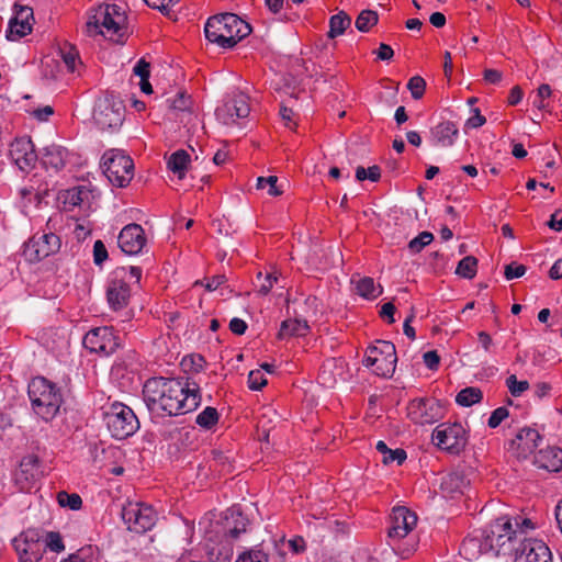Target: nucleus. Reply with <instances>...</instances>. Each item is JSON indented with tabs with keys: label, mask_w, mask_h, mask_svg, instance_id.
I'll list each match as a JSON object with an SVG mask.
<instances>
[{
	"label": "nucleus",
	"mask_w": 562,
	"mask_h": 562,
	"mask_svg": "<svg viewBox=\"0 0 562 562\" xmlns=\"http://www.w3.org/2000/svg\"><path fill=\"white\" fill-rule=\"evenodd\" d=\"M148 411L158 416H178L196 409L201 404L200 387H190L181 379L154 376L143 386Z\"/></svg>",
	"instance_id": "nucleus-1"
},
{
	"label": "nucleus",
	"mask_w": 562,
	"mask_h": 562,
	"mask_svg": "<svg viewBox=\"0 0 562 562\" xmlns=\"http://www.w3.org/2000/svg\"><path fill=\"white\" fill-rule=\"evenodd\" d=\"M533 528L535 525L529 518H497L486 529L468 536L460 544V553L469 561L483 553L499 555L502 551L512 550L516 541L521 542L527 531Z\"/></svg>",
	"instance_id": "nucleus-2"
},
{
	"label": "nucleus",
	"mask_w": 562,
	"mask_h": 562,
	"mask_svg": "<svg viewBox=\"0 0 562 562\" xmlns=\"http://www.w3.org/2000/svg\"><path fill=\"white\" fill-rule=\"evenodd\" d=\"M204 33L210 42L223 48H232L251 33V27L234 13H222L209 18Z\"/></svg>",
	"instance_id": "nucleus-3"
},
{
	"label": "nucleus",
	"mask_w": 562,
	"mask_h": 562,
	"mask_svg": "<svg viewBox=\"0 0 562 562\" xmlns=\"http://www.w3.org/2000/svg\"><path fill=\"white\" fill-rule=\"evenodd\" d=\"M126 16L117 4L100 5L91 10L86 23L89 36L102 35L110 40L120 41L125 35Z\"/></svg>",
	"instance_id": "nucleus-4"
},
{
	"label": "nucleus",
	"mask_w": 562,
	"mask_h": 562,
	"mask_svg": "<svg viewBox=\"0 0 562 562\" xmlns=\"http://www.w3.org/2000/svg\"><path fill=\"white\" fill-rule=\"evenodd\" d=\"M29 398L34 413L44 422L53 420L63 404L60 389L44 376L31 380L27 387Z\"/></svg>",
	"instance_id": "nucleus-5"
},
{
	"label": "nucleus",
	"mask_w": 562,
	"mask_h": 562,
	"mask_svg": "<svg viewBox=\"0 0 562 562\" xmlns=\"http://www.w3.org/2000/svg\"><path fill=\"white\" fill-rule=\"evenodd\" d=\"M103 419L112 437L126 439L139 428V422L131 407L114 402L105 407Z\"/></svg>",
	"instance_id": "nucleus-6"
},
{
	"label": "nucleus",
	"mask_w": 562,
	"mask_h": 562,
	"mask_svg": "<svg viewBox=\"0 0 562 562\" xmlns=\"http://www.w3.org/2000/svg\"><path fill=\"white\" fill-rule=\"evenodd\" d=\"M101 166L108 180L117 188H125L134 177L133 159L123 150H106L102 156Z\"/></svg>",
	"instance_id": "nucleus-7"
},
{
	"label": "nucleus",
	"mask_w": 562,
	"mask_h": 562,
	"mask_svg": "<svg viewBox=\"0 0 562 562\" xmlns=\"http://www.w3.org/2000/svg\"><path fill=\"white\" fill-rule=\"evenodd\" d=\"M396 361L394 344L386 340H378L376 345L368 348L364 364L373 368V372L376 375L386 378L394 373Z\"/></svg>",
	"instance_id": "nucleus-8"
},
{
	"label": "nucleus",
	"mask_w": 562,
	"mask_h": 562,
	"mask_svg": "<svg viewBox=\"0 0 562 562\" xmlns=\"http://www.w3.org/2000/svg\"><path fill=\"white\" fill-rule=\"evenodd\" d=\"M431 439L438 448L452 454H459L468 443L467 431L459 423L438 425L432 431Z\"/></svg>",
	"instance_id": "nucleus-9"
},
{
	"label": "nucleus",
	"mask_w": 562,
	"mask_h": 562,
	"mask_svg": "<svg viewBox=\"0 0 562 562\" xmlns=\"http://www.w3.org/2000/svg\"><path fill=\"white\" fill-rule=\"evenodd\" d=\"M82 345L90 352L110 356L121 347V338L112 326L95 327L85 335Z\"/></svg>",
	"instance_id": "nucleus-10"
},
{
	"label": "nucleus",
	"mask_w": 562,
	"mask_h": 562,
	"mask_svg": "<svg viewBox=\"0 0 562 562\" xmlns=\"http://www.w3.org/2000/svg\"><path fill=\"white\" fill-rule=\"evenodd\" d=\"M60 246V238L56 234L36 233L24 244L23 256L30 262H38L56 254Z\"/></svg>",
	"instance_id": "nucleus-11"
},
{
	"label": "nucleus",
	"mask_w": 562,
	"mask_h": 562,
	"mask_svg": "<svg viewBox=\"0 0 562 562\" xmlns=\"http://www.w3.org/2000/svg\"><path fill=\"white\" fill-rule=\"evenodd\" d=\"M121 515L127 529L136 533H144L156 524L154 508L143 503L128 502L123 506Z\"/></svg>",
	"instance_id": "nucleus-12"
},
{
	"label": "nucleus",
	"mask_w": 562,
	"mask_h": 562,
	"mask_svg": "<svg viewBox=\"0 0 562 562\" xmlns=\"http://www.w3.org/2000/svg\"><path fill=\"white\" fill-rule=\"evenodd\" d=\"M95 124L103 131L117 130L124 121V105L113 97L100 100L93 111Z\"/></svg>",
	"instance_id": "nucleus-13"
},
{
	"label": "nucleus",
	"mask_w": 562,
	"mask_h": 562,
	"mask_svg": "<svg viewBox=\"0 0 562 562\" xmlns=\"http://www.w3.org/2000/svg\"><path fill=\"white\" fill-rule=\"evenodd\" d=\"M542 441L543 437L536 428L526 426L509 440L507 451L518 460H525L535 456Z\"/></svg>",
	"instance_id": "nucleus-14"
},
{
	"label": "nucleus",
	"mask_w": 562,
	"mask_h": 562,
	"mask_svg": "<svg viewBox=\"0 0 562 562\" xmlns=\"http://www.w3.org/2000/svg\"><path fill=\"white\" fill-rule=\"evenodd\" d=\"M20 562H40L45 552V541L35 529H27L13 540Z\"/></svg>",
	"instance_id": "nucleus-15"
},
{
	"label": "nucleus",
	"mask_w": 562,
	"mask_h": 562,
	"mask_svg": "<svg viewBox=\"0 0 562 562\" xmlns=\"http://www.w3.org/2000/svg\"><path fill=\"white\" fill-rule=\"evenodd\" d=\"M441 405L431 398H415L407 406V416L418 425L436 423L441 417Z\"/></svg>",
	"instance_id": "nucleus-16"
},
{
	"label": "nucleus",
	"mask_w": 562,
	"mask_h": 562,
	"mask_svg": "<svg viewBox=\"0 0 562 562\" xmlns=\"http://www.w3.org/2000/svg\"><path fill=\"white\" fill-rule=\"evenodd\" d=\"M250 113L249 98L243 92L234 93L224 104L216 109V116L224 124H233Z\"/></svg>",
	"instance_id": "nucleus-17"
},
{
	"label": "nucleus",
	"mask_w": 562,
	"mask_h": 562,
	"mask_svg": "<svg viewBox=\"0 0 562 562\" xmlns=\"http://www.w3.org/2000/svg\"><path fill=\"white\" fill-rule=\"evenodd\" d=\"M514 562H552V553L542 540L524 538L516 548Z\"/></svg>",
	"instance_id": "nucleus-18"
},
{
	"label": "nucleus",
	"mask_w": 562,
	"mask_h": 562,
	"mask_svg": "<svg viewBox=\"0 0 562 562\" xmlns=\"http://www.w3.org/2000/svg\"><path fill=\"white\" fill-rule=\"evenodd\" d=\"M33 9L24 5H14V15L9 21L5 37L9 41H18L32 32Z\"/></svg>",
	"instance_id": "nucleus-19"
},
{
	"label": "nucleus",
	"mask_w": 562,
	"mask_h": 562,
	"mask_svg": "<svg viewBox=\"0 0 562 562\" xmlns=\"http://www.w3.org/2000/svg\"><path fill=\"white\" fill-rule=\"evenodd\" d=\"M10 156L23 171L33 169L38 159L34 144L27 136L15 138L11 143Z\"/></svg>",
	"instance_id": "nucleus-20"
},
{
	"label": "nucleus",
	"mask_w": 562,
	"mask_h": 562,
	"mask_svg": "<svg viewBox=\"0 0 562 562\" xmlns=\"http://www.w3.org/2000/svg\"><path fill=\"white\" fill-rule=\"evenodd\" d=\"M146 243L145 231L136 223L124 226L117 237V244L121 250L131 256L142 252Z\"/></svg>",
	"instance_id": "nucleus-21"
},
{
	"label": "nucleus",
	"mask_w": 562,
	"mask_h": 562,
	"mask_svg": "<svg viewBox=\"0 0 562 562\" xmlns=\"http://www.w3.org/2000/svg\"><path fill=\"white\" fill-rule=\"evenodd\" d=\"M40 459L36 454L25 456L14 473V482L21 492H30L38 479Z\"/></svg>",
	"instance_id": "nucleus-22"
},
{
	"label": "nucleus",
	"mask_w": 562,
	"mask_h": 562,
	"mask_svg": "<svg viewBox=\"0 0 562 562\" xmlns=\"http://www.w3.org/2000/svg\"><path fill=\"white\" fill-rule=\"evenodd\" d=\"M391 524L387 533L389 537L392 539H402L416 526L417 516L406 507H395L391 514Z\"/></svg>",
	"instance_id": "nucleus-23"
},
{
	"label": "nucleus",
	"mask_w": 562,
	"mask_h": 562,
	"mask_svg": "<svg viewBox=\"0 0 562 562\" xmlns=\"http://www.w3.org/2000/svg\"><path fill=\"white\" fill-rule=\"evenodd\" d=\"M106 299L112 310L120 311L125 308L131 299V288L122 279H112L106 289Z\"/></svg>",
	"instance_id": "nucleus-24"
},
{
	"label": "nucleus",
	"mask_w": 562,
	"mask_h": 562,
	"mask_svg": "<svg viewBox=\"0 0 562 562\" xmlns=\"http://www.w3.org/2000/svg\"><path fill=\"white\" fill-rule=\"evenodd\" d=\"M533 464L549 472H559L562 469V449L557 446L538 449L533 456Z\"/></svg>",
	"instance_id": "nucleus-25"
},
{
	"label": "nucleus",
	"mask_w": 562,
	"mask_h": 562,
	"mask_svg": "<svg viewBox=\"0 0 562 562\" xmlns=\"http://www.w3.org/2000/svg\"><path fill=\"white\" fill-rule=\"evenodd\" d=\"M458 127L451 121H443L430 130V139L434 145L449 147L458 136Z\"/></svg>",
	"instance_id": "nucleus-26"
},
{
	"label": "nucleus",
	"mask_w": 562,
	"mask_h": 562,
	"mask_svg": "<svg viewBox=\"0 0 562 562\" xmlns=\"http://www.w3.org/2000/svg\"><path fill=\"white\" fill-rule=\"evenodd\" d=\"M67 150L58 145H49L44 148L41 161L45 168L58 171L65 167Z\"/></svg>",
	"instance_id": "nucleus-27"
},
{
	"label": "nucleus",
	"mask_w": 562,
	"mask_h": 562,
	"mask_svg": "<svg viewBox=\"0 0 562 562\" xmlns=\"http://www.w3.org/2000/svg\"><path fill=\"white\" fill-rule=\"evenodd\" d=\"M308 330L310 326L305 319L290 318L281 323L278 338L282 340L290 337H303L307 335Z\"/></svg>",
	"instance_id": "nucleus-28"
},
{
	"label": "nucleus",
	"mask_w": 562,
	"mask_h": 562,
	"mask_svg": "<svg viewBox=\"0 0 562 562\" xmlns=\"http://www.w3.org/2000/svg\"><path fill=\"white\" fill-rule=\"evenodd\" d=\"M189 162L190 155L186 150L179 149L171 154L167 161V166L168 169L171 170L175 175H177V177L181 180L186 176Z\"/></svg>",
	"instance_id": "nucleus-29"
},
{
	"label": "nucleus",
	"mask_w": 562,
	"mask_h": 562,
	"mask_svg": "<svg viewBox=\"0 0 562 562\" xmlns=\"http://www.w3.org/2000/svg\"><path fill=\"white\" fill-rule=\"evenodd\" d=\"M467 486V481L463 474L452 472L442 477L440 488L442 492L449 494L451 497L456 493H462Z\"/></svg>",
	"instance_id": "nucleus-30"
},
{
	"label": "nucleus",
	"mask_w": 562,
	"mask_h": 562,
	"mask_svg": "<svg viewBox=\"0 0 562 562\" xmlns=\"http://www.w3.org/2000/svg\"><path fill=\"white\" fill-rule=\"evenodd\" d=\"M231 517L234 525L231 526L229 518L226 517L225 536L237 539L241 533L246 532L248 519L239 512H232Z\"/></svg>",
	"instance_id": "nucleus-31"
},
{
	"label": "nucleus",
	"mask_w": 562,
	"mask_h": 562,
	"mask_svg": "<svg viewBox=\"0 0 562 562\" xmlns=\"http://www.w3.org/2000/svg\"><path fill=\"white\" fill-rule=\"evenodd\" d=\"M375 449L383 456L382 462L384 464L396 462L398 465H401L407 458L406 451L404 449L397 448L392 450L382 440L378 441Z\"/></svg>",
	"instance_id": "nucleus-32"
},
{
	"label": "nucleus",
	"mask_w": 562,
	"mask_h": 562,
	"mask_svg": "<svg viewBox=\"0 0 562 562\" xmlns=\"http://www.w3.org/2000/svg\"><path fill=\"white\" fill-rule=\"evenodd\" d=\"M351 24L350 16L344 12L340 11L339 13L333 15L329 20V32L328 37L335 38L346 31L347 27H349Z\"/></svg>",
	"instance_id": "nucleus-33"
},
{
	"label": "nucleus",
	"mask_w": 562,
	"mask_h": 562,
	"mask_svg": "<svg viewBox=\"0 0 562 562\" xmlns=\"http://www.w3.org/2000/svg\"><path fill=\"white\" fill-rule=\"evenodd\" d=\"M483 400V393L479 387L468 386L462 389L456 396V402L460 406L470 407Z\"/></svg>",
	"instance_id": "nucleus-34"
},
{
	"label": "nucleus",
	"mask_w": 562,
	"mask_h": 562,
	"mask_svg": "<svg viewBox=\"0 0 562 562\" xmlns=\"http://www.w3.org/2000/svg\"><path fill=\"white\" fill-rule=\"evenodd\" d=\"M356 291L357 294L367 300H374L382 293L383 289L379 285V291H376L374 280L370 277H364L357 281Z\"/></svg>",
	"instance_id": "nucleus-35"
},
{
	"label": "nucleus",
	"mask_w": 562,
	"mask_h": 562,
	"mask_svg": "<svg viewBox=\"0 0 562 562\" xmlns=\"http://www.w3.org/2000/svg\"><path fill=\"white\" fill-rule=\"evenodd\" d=\"M379 22V14L373 10H362L356 19V29L360 32H369Z\"/></svg>",
	"instance_id": "nucleus-36"
},
{
	"label": "nucleus",
	"mask_w": 562,
	"mask_h": 562,
	"mask_svg": "<svg viewBox=\"0 0 562 562\" xmlns=\"http://www.w3.org/2000/svg\"><path fill=\"white\" fill-rule=\"evenodd\" d=\"M220 419L218 412L215 407H205L195 418L196 425L203 429H212Z\"/></svg>",
	"instance_id": "nucleus-37"
},
{
	"label": "nucleus",
	"mask_w": 562,
	"mask_h": 562,
	"mask_svg": "<svg viewBox=\"0 0 562 562\" xmlns=\"http://www.w3.org/2000/svg\"><path fill=\"white\" fill-rule=\"evenodd\" d=\"M279 277L277 272H268L265 276L262 272H258L255 286L257 289L258 294L267 295L273 288V285L278 282Z\"/></svg>",
	"instance_id": "nucleus-38"
},
{
	"label": "nucleus",
	"mask_w": 562,
	"mask_h": 562,
	"mask_svg": "<svg viewBox=\"0 0 562 562\" xmlns=\"http://www.w3.org/2000/svg\"><path fill=\"white\" fill-rule=\"evenodd\" d=\"M477 259L473 256H467L458 263L456 273L465 278L473 279L476 274Z\"/></svg>",
	"instance_id": "nucleus-39"
},
{
	"label": "nucleus",
	"mask_w": 562,
	"mask_h": 562,
	"mask_svg": "<svg viewBox=\"0 0 562 562\" xmlns=\"http://www.w3.org/2000/svg\"><path fill=\"white\" fill-rule=\"evenodd\" d=\"M57 502L61 507H68L71 510H78L82 506V499L79 494H69L65 491H60L57 494Z\"/></svg>",
	"instance_id": "nucleus-40"
},
{
	"label": "nucleus",
	"mask_w": 562,
	"mask_h": 562,
	"mask_svg": "<svg viewBox=\"0 0 562 562\" xmlns=\"http://www.w3.org/2000/svg\"><path fill=\"white\" fill-rule=\"evenodd\" d=\"M61 58L70 72L77 70V65H81L77 49L74 46H65L60 49Z\"/></svg>",
	"instance_id": "nucleus-41"
},
{
	"label": "nucleus",
	"mask_w": 562,
	"mask_h": 562,
	"mask_svg": "<svg viewBox=\"0 0 562 562\" xmlns=\"http://www.w3.org/2000/svg\"><path fill=\"white\" fill-rule=\"evenodd\" d=\"M434 240V235L430 232H422L408 243V250L412 254L420 252L427 245Z\"/></svg>",
	"instance_id": "nucleus-42"
},
{
	"label": "nucleus",
	"mask_w": 562,
	"mask_h": 562,
	"mask_svg": "<svg viewBox=\"0 0 562 562\" xmlns=\"http://www.w3.org/2000/svg\"><path fill=\"white\" fill-rule=\"evenodd\" d=\"M552 94V90L549 85L542 83L537 89V94L532 101L533 106L538 110H548L549 102L547 101Z\"/></svg>",
	"instance_id": "nucleus-43"
},
{
	"label": "nucleus",
	"mask_w": 562,
	"mask_h": 562,
	"mask_svg": "<svg viewBox=\"0 0 562 562\" xmlns=\"http://www.w3.org/2000/svg\"><path fill=\"white\" fill-rule=\"evenodd\" d=\"M380 178H381V169L376 165L371 166L369 168L359 166L356 169V179L358 181H364L368 179L372 182H376L380 180Z\"/></svg>",
	"instance_id": "nucleus-44"
},
{
	"label": "nucleus",
	"mask_w": 562,
	"mask_h": 562,
	"mask_svg": "<svg viewBox=\"0 0 562 562\" xmlns=\"http://www.w3.org/2000/svg\"><path fill=\"white\" fill-rule=\"evenodd\" d=\"M407 88L412 93V98L419 100L423 98L426 90V81L420 76H414L408 80Z\"/></svg>",
	"instance_id": "nucleus-45"
},
{
	"label": "nucleus",
	"mask_w": 562,
	"mask_h": 562,
	"mask_svg": "<svg viewBox=\"0 0 562 562\" xmlns=\"http://www.w3.org/2000/svg\"><path fill=\"white\" fill-rule=\"evenodd\" d=\"M236 562H268V554L256 548L241 553Z\"/></svg>",
	"instance_id": "nucleus-46"
},
{
	"label": "nucleus",
	"mask_w": 562,
	"mask_h": 562,
	"mask_svg": "<svg viewBox=\"0 0 562 562\" xmlns=\"http://www.w3.org/2000/svg\"><path fill=\"white\" fill-rule=\"evenodd\" d=\"M267 385V379L261 369L251 370L248 374V386L250 390L259 391Z\"/></svg>",
	"instance_id": "nucleus-47"
},
{
	"label": "nucleus",
	"mask_w": 562,
	"mask_h": 562,
	"mask_svg": "<svg viewBox=\"0 0 562 562\" xmlns=\"http://www.w3.org/2000/svg\"><path fill=\"white\" fill-rule=\"evenodd\" d=\"M506 385L513 396H519L521 393L529 389L528 381H518L514 374L507 378Z\"/></svg>",
	"instance_id": "nucleus-48"
},
{
	"label": "nucleus",
	"mask_w": 562,
	"mask_h": 562,
	"mask_svg": "<svg viewBox=\"0 0 562 562\" xmlns=\"http://www.w3.org/2000/svg\"><path fill=\"white\" fill-rule=\"evenodd\" d=\"M64 562H94L93 549L91 546L81 548L77 553L70 555Z\"/></svg>",
	"instance_id": "nucleus-49"
},
{
	"label": "nucleus",
	"mask_w": 562,
	"mask_h": 562,
	"mask_svg": "<svg viewBox=\"0 0 562 562\" xmlns=\"http://www.w3.org/2000/svg\"><path fill=\"white\" fill-rule=\"evenodd\" d=\"M509 413L508 409L504 406L497 407L494 409L488 418L487 425L490 428L498 427L507 417Z\"/></svg>",
	"instance_id": "nucleus-50"
},
{
	"label": "nucleus",
	"mask_w": 562,
	"mask_h": 562,
	"mask_svg": "<svg viewBox=\"0 0 562 562\" xmlns=\"http://www.w3.org/2000/svg\"><path fill=\"white\" fill-rule=\"evenodd\" d=\"M527 271L526 266L518 263H509L505 266L504 276L507 280L522 277Z\"/></svg>",
	"instance_id": "nucleus-51"
},
{
	"label": "nucleus",
	"mask_w": 562,
	"mask_h": 562,
	"mask_svg": "<svg viewBox=\"0 0 562 562\" xmlns=\"http://www.w3.org/2000/svg\"><path fill=\"white\" fill-rule=\"evenodd\" d=\"M108 259V250L102 240H97L93 245V260L97 266H101Z\"/></svg>",
	"instance_id": "nucleus-52"
},
{
	"label": "nucleus",
	"mask_w": 562,
	"mask_h": 562,
	"mask_svg": "<svg viewBox=\"0 0 562 562\" xmlns=\"http://www.w3.org/2000/svg\"><path fill=\"white\" fill-rule=\"evenodd\" d=\"M49 548L52 551L60 552L64 550L61 537L57 532H48L45 541V549Z\"/></svg>",
	"instance_id": "nucleus-53"
},
{
	"label": "nucleus",
	"mask_w": 562,
	"mask_h": 562,
	"mask_svg": "<svg viewBox=\"0 0 562 562\" xmlns=\"http://www.w3.org/2000/svg\"><path fill=\"white\" fill-rule=\"evenodd\" d=\"M212 456H213V461H214L215 465L222 467L221 471L226 472V473L231 472L232 465H231L228 456H226L224 452L218 451V450H213Z\"/></svg>",
	"instance_id": "nucleus-54"
},
{
	"label": "nucleus",
	"mask_w": 562,
	"mask_h": 562,
	"mask_svg": "<svg viewBox=\"0 0 562 562\" xmlns=\"http://www.w3.org/2000/svg\"><path fill=\"white\" fill-rule=\"evenodd\" d=\"M279 113H280V116H281L282 121L284 122L285 126H288L290 128H293L296 126V122L294 121L295 113L291 108L282 104L280 106Z\"/></svg>",
	"instance_id": "nucleus-55"
},
{
	"label": "nucleus",
	"mask_w": 562,
	"mask_h": 562,
	"mask_svg": "<svg viewBox=\"0 0 562 562\" xmlns=\"http://www.w3.org/2000/svg\"><path fill=\"white\" fill-rule=\"evenodd\" d=\"M188 361H190V369L194 372L202 371L205 364V359L200 355H192L189 358H184L182 364L188 366Z\"/></svg>",
	"instance_id": "nucleus-56"
},
{
	"label": "nucleus",
	"mask_w": 562,
	"mask_h": 562,
	"mask_svg": "<svg viewBox=\"0 0 562 562\" xmlns=\"http://www.w3.org/2000/svg\"><path fill=\"white\" fill-rule=\"evenodd\" d=\"M144 1L146 2V4L148 7L158 9L161 12H165L166 14H168L170 5L179 2V0H144Z\"/></svg>",
	"instance_id": "nucleus-57"
},
{
	"label": "nucleus",
	"mask_w": 562,
	"mask_h": 562,
	"mask_svg": "<svg viewBox=\"0 0 562 562\" xmlns=\"http://www.w3.org/2000/svg\"><path fill=\"white\" fill-rule=\"evenodd\" d=\"M424 363L430 370H437L440 363V357L436 350H430L424 353Z\"/></svg>",
	"instance_id": "nucleus-58"
},
{
	"label": "nucleus",
	"mask_w": 562,
	"mask_h": 562,
	"mask_svg": "<svg viewBox=\"0 0 562 562\" xmlns=\"http://www.w3.org/2000/svg\"><path fill=\"white\" fill-rule=\"evenodd\" d=\"M134 74L140 79L149 78L150 65L144 58L139 59L133 69Z\"/></svg>",
	"instance_id": "nucleus-59"
},
{
	"label": "nucleus",
	"mask_w": 562,
	"mask_h": 562,
	"mask_svg": "<svg viewBox=\"0 0 562 562\" xmlns=\"http://www.w3.org/2000/svg\"><path fill=\"white\" fill-rule=\"evenodd\" d=\"M190 98L183 92L178 93L177 98L170 102V108L173 110L184 111L189 109Z\"/></svg>",
	"instance_id": "nucleus-60"
},
{
	"label": "nucleus",
	"mask_w": 562,
	"mask_h": 562,
	"mask_svg": "<svg viewBox=\"0 0 562 562\" xmlns=\"http://www.w3.org/2000/svg\"><path fill=\"white\" fill-rule=\"evenodd\" d=\"M396 308L395 305L391 302L384 303L380 311V316L384 319H387L389 324H393L395 322L394 319V313Z\"/></svg>",
	"instance_id": "nucleus-61"
},
{
	"label": "nucleus",
	"mask_w": 562,
	"mask_h": 562,
	"mask_svg": "<svg viewBox=\"0 0 562 562\" xmlns=\"http://www.w3.org/2000/svg\"><path fill=\"white\" fill-rule=\"evenodd\" d=\"M247 323L241 319V318H238V317H234L231 322H229V329L233 334L235 335H244L246 329H247Z\"/></svg>",
	"instance_id": "nucleus-62"
},
{
	"label": "nucleus",
	"mask_w": 562,
	"mask_h": 562,
	"mask_svg": "<svg viewBox=\"0 0 562 562\" xmlns=\"http://www.w3.org/2000/svg\"><path fill=\"white\" fill-rule=\"evenodd\" d=\"M205 289L207 291H215L226 282V277L224 274H216L210 279H205Z\"/></svg>",
	"instance_id": "nucleus-63"
},
{
	"label": "nucleus",
	"mask_w": 562,
	"mask_h": 562,
	"mask_svg": "<svg viewBox=\"0 0 562 562\" xmlns=\"http://www.w3.org/2000/svg\"><path fill=\"white\" fill-rule=\"evenodd\" d=\"M486 122L485 116H483L479 109H474V114L468 119L467 126L471 128H477L484 125Z\"/></svg>",
	"instance_id": "nucleus-64"
}]
</instances>
